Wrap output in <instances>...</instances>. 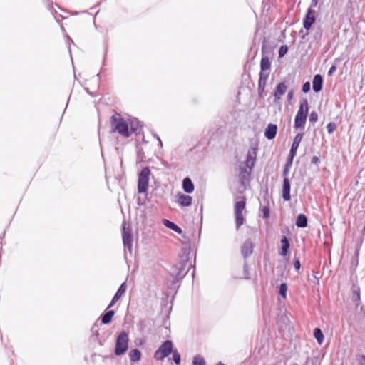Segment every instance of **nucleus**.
I'll use <instances>...</instances> for the list:
<instances>
[{
    "mask_svg": "<svg viewBox=\"0 0 365 365\" xmlns=\"http://www.w3.org/2000/svg\"><path fill=\"white\" fill-rule=\"evenodd\" d=\"M315 21V11L309 8L304 19V27L308 30Z\"/></svg>",
    "mask_w": 365,
    "mask_h": 365,
    "instance_id": "1a4fd4ad",
    "label": "nucleus"
},
{
    "mask_svg": "<svg viewBox=\"0 0 365 365\" xmlns=\"http://www.w3.org/2000/svg\"><path fill=\"white\" fill-rule=\"evenodd\" d=\"M288 51V47L286 45H283L279 48V57L284 56Z\"/></svg>",
    "mask_w": 365,
    "mask_h": 365,
    "instance_id": "c85d7f7f",
    "label": "nucleus"
},
{
    "mask_svg": "<svg viewBox=\"0 0 365 365\" xmlns=\"http://www.w3.org/2000/svg\"><path fill=\"white\" fill-rule=\"evenodd\" d=\"M354 294L356 295L357 299H359V292H354Z\"/></svg>",
    "mask_w": 365,
    "mask_h": 365,
    "instance_id": "c03bdc74",
    "label": "nucleus"
},
{
    "mask_svg": "<svg viewBox=\"0 0 365 365\" xmlns=\"http://www.w3.org/2000/svg\"><path fill=\"white\" fill-rule=\"evenodd\" d=\"M318 0H312V6L315 7L317 6Z\"/></svg>",
    "mask_w": 365,
    "mask_h": 365,
    "instance_id": "ea45409f",
    "label": "nucleus"
},
{
    "mask_svg": "<svg viewBox=\"0 0 365 365\" xmlns=\"http://www.w3.org/2000/svg\"><path fill=\"white\" fill-rule=\"evenodd\" d=\"M322 84H323V78L321 75L317 74L314 76L313 81H312V86L313 90L318 93L319 92L322 88Z\"/></svg>",
    "mask_w": 365,
    "mask_h": 365,
    "instance_id": "dca6fc26",
    "label": "nucleus"
},
{
    "mask_svg": "<svg viewBox=\"0 0 365 365\" xmlns=\"http://www.w3.org/2000/svg\"><path fill=\"white\" fill-rule=\"evenodd\" d=\"M336 70V67L335 66H331V68L329 69V73L328 74L329 75H331L334 71Z\"/></svg>",
    "mask_w": 365,
    "mask_h": 365,
    "instance_id": "58836bf2",
    "label": "nucleus"
},
{
    "mask_svg": "<svg viewBox=\"0 0 365 365\" xmlns=\"http://www.w3.org/2000/svg\"><path fill=\"white\" fill-rule=\"evenodd\" d=\"M192 364L193 365H205V361L203 357L200 355H197L194 356Z\"/></svg>",
    "mask_w": 365,
    "mask_h": 365,
    "instance_id": "bb28decb",
    "label": "nucleus"
},
{
    "mask_svg": "<svg viewBox=\"0 0 365 365\" xmlns=\"http://www.w3.org/2000/svg\"><path fill=\"white\" fill-rule=\"evenodd\" d=\"M111 131L118 132L124 138L130 136L128 124L119 113H115L110 118Z\"/></svg>",
    "mask_w": 365,
    "mask_h": 365,
    "instance_id": "f257e3e1",
    "label": "nucleus"
},
{
    "mask_svg": "<svg viewBox=\"0 0 365 365\" xmlns=\"http://www.w3.org/2000/svg\"><path fill=\"white\" fill-rule=\"evenodd\" d=\"M294 269L298 271L301 267V264L299 259H295L294 262Z\"/></svg>",
    "mask_w": 365,
    "mask_h": 365,
    "instance_id": "f704fd0d",
    "label": "nucleus"
},
{
    "mask_svg": "<svg viewBox=\"0 0 365 365\" xmlns=\"http://www.w3.org/2000/svg\"><path fill=\"white\" fill-rule=\"evenodd\" d=\"M287 90V85L284 82L279 83L277 85L276 91L274 93V101L277 102V101H279L281 98V97L286 93Z\"/></svg>",
    "mask_w": 365,
    "mask_h": 365,
    "instance_id": "9b49d317",
    "label": "nucleus"
},
{
    "mask_svg": "<svg viewBox=\"0 0 365 365\" xmlns=\"http://www.w3.org/2000/svg\"><path fill=\"white\" fill-rule=\"evenodd\" d=\"M173 359L176 364L180 363V354L177 351H173Z\"/></svg>",
    "mask_w": 365,
    "mask_h": 365,
    "instance_id": "c756f323",
    "label": "nucleus"
},
{
    "mask_svg": "<svg viewBox=\"0 0 365 365\" xmlns=\"http://www.w3.org/2000/svg\"><path fill=\"white\" fill-rule=\"evenodd\" d=\"M264 87L263 88V83L262 84V86H259V92H262L264 91Z\"/></svg>",
    "mask_w": 365,
    "mask_h": 365,
    "instance_id": "37998d69",
    "label": "nucleus"
},
{
    "mask_svg": "<svg viewBox=\"0 0 365 365\" xmlns=\"http://www.w3.org/2000/svg\"><path fill=\"white\" fill-rule=\"evenodd\" d=\"M173 349V344L170 341H165L155 354V358L157 360H163L168 356Z\"/></svg>",
    "mask_w": 365,
    "mask_h": 365,
    "instance_id": "0eeeda50",
    "label": "nucleus"
},
{
    "mask_svg": "<svg viewBox=\"0 0 365 365\" xmlns=\"http://www.w3.org/2000/svg\"><path fill=\"white\" fill-rule=\"evenodd\" d=\"M246 202L245 199L237 201L235 204V217L237 230L244 223L243 211L245 209Z\"/></svg>",
    "mask_w": 365,
    "mask_h": 365,
    "instance_id": "423d86ee",
    "label": "nucleus"
},
{
    "mask_svg": "<svg viewBox=\"0 0 365 365\" xmlns=\"http://www.w3.org/2000/svg\"><path fill=\"white\" fill-rule=\"evenodd\" d=\"M282 197L284 200H290V182L288 178H284L283 180Z\"/></svg>",
    "mask_w": 365,
    "mask_h": 365,
    "instance_id": "ddd939ff",
    "label": "nucleus"
},
{
    "mask_svg": "<svg viewBox=\"0 0 365 365\" xmlns=\"http://www.w3.org/2000/svg\"><path fill=\"white\" fill-rule=\"evenodd\" d=\"M314 336L319 344H322L324 341V334L319 328L314 329Z\"/></svg>",
    "mask_w": 365,
    "mask_h": 365,
    "instance_id": "b1692460",
    "label": "nucleus"
},
{
    "mask_svg": "<svg viewBox=\"0 0 365 365\" xmlns=\"http://www.w3.org/2000/svg\"><path fill=\"white\" fill-rule=\"evenodd\" d=\"M129 358L132 362H137L141 358V352L136 349L131 350L129 353Z\"/></svg>",
    "mask_w": 365,
    "mask_h": 365,
    "instance_id": "aec40b11",
    "label": "nucleus"
},
{
    "mask_svg": "<svg viewBox=\"0 0 365 365\" xmlns=\"http://www.w3.org/2000/svg\"><path fill=\"white\" fill-rule=\"evenodd\" d=\"M289 167H287V166L285 165V168H284V170H283V176H284V178H287V175H288V174H289Z\"/></svg>",
    "mask_w": 365,
    "mask_h": 365,
    "instance_id": "c9c22d12",
    "label": "nucleus"
},
{
    "mask_svg": "<svg viewBox=\"0 0 365 365\" xmlns=\"http://www.w3.org/2000/svg\"><path fill=\"white\" fill-rule=\"evenodd\" d=\"M292 161H293V158H290L289 157L287 161V163H286V166L287 167H290L292 164Z\"/></svg>",
    "mask_w": 365,
    "mask_h": 365,
    "instance_id": "4c0bfd02",
    "label": "nucleus"
},
{
    "mask_svg": "<svg viewBox=\"0 0 365 365\" xmlns=\"http://www.w3.org/2000/svg\"><path fill=\"white\" fill-rule=\"evenodd\" d=\"M296 225L299 227H305L307 225V218L304 214L298 215L296 220Z\"/></svg>",
    "mask_w": 365,
    "mask_h": 365,
    "instance_id": "4be33fe9",
    "label": "nucleus"
},
{
    "mask_svg": "<svg viewBox=\"0 0 365 365\" xmlns=\"http://www.w3.org/2000/svg\"><path fill=\"white\" fill-rule=\"evenodd\" d=\"M293 96H294V91H289L288 94H287V99H288V101H290L293 98Z\"/></svg>",
    "mask_w": 365,
    "mask_h": 365,
    "instance_id": "e433bc0d",
    "label": "nucleus"
},
{
    "mask_svg": "<svg viewBox=\"0 0 365 365\" xmlns=\"http://www.w3.org/2000/svg\"><path fill=\"white\" fill-rule=\"evenodd\" d=\"M287 284H285V283L281 284V285L279 287V294L281 296H282L284 298H285L287 296Z\"/></svg>",
    "mask_w": 365,
    "mask_h": 365,
    "instance_id": "cd10ccee",
    "label": "nucleus"
},
{
    "mask_svg": "<svg viewBox=\"0 0 365 365\" xmlns=\"http://www.w3.org/2000/svg\"><path fill=\"white\" fill-rule=\"evenodd\" d=\"M303 134L302 133H298L294 139V141L292 143V147L294 148H298L299 145L302 139Z\"/></svg>",
    "mask_w": 365,
    "mask_h": 365,
    "instance_id": "a878e982",
    "label": "nucleus"
},
{
    "mask_svg": "<svg viewBox=\"0 0 365 365\" xmlns=\"http://www.w3.org/2000/svg\"><path fill=\"white\" fill-rule=\"evenodd\" d=\"M255 161V157L252 156L251 153L249 152L247 157L246 165L250 169L253 167Z\"/></svg>",
    "mask_w": 365,
    "mask_h": 365,
    "instance_id": "393cba45",
    "label": "nucleus"
},
{
    "mask_svg": "<svg viewBox=\"0 0 365 365\" xmlns=\"http://www.w3.org/2000/svg\"><path fill=\"white\" fill-rule=\"evenodd\" d=\"M310 91V83L309 82H306L302 86V91L304 93H307Z\"/></svg>",
    "mask_w": 365,
    "mask_h": 365,
    "instance_id": "473e14b6",
    "label": "nucleus"
},
{
    "mask_svg": "<svg viewBox=\"0 0 365 365\" xmlns=\"http://www.w3.org/2000/svg\"><path fill=\"white\" fill-rule=\"evenodd\" d=\"M318 120V115L315 111H312L309 115V121L311 123H315Z\"/></svg>",
    "mask_w": 365,
    "mask_h": 365,
    "instance_id": "7c9ffc66",
    "label": "nucleus"
},
{
    "mask_svg": "<svg viewBox=\"0 0 365 365\" xmlns=\"http://www.w3.org/2000/svg\"><path fill=\"white\" fill-rule=\"evenodd\" d=\"M157 138H158V141H159V144H160V146H162L163 143H162L161 140L159 139V138H158V137Z\"/></svg>",
    "mask_w": 365,
    "mask_h": 365,
    "instance_id": "a18cd8bd",
    "label": "nucleus"
},
{
    "mask_svg": "<svg viewBox=\"0 0 365 365\" xmlns=\"http://www.w3.org/2000/svg\"><path fill=\"white\" fill-rule=\"evenodd\" d=\"M317 161H318V158L317 157L314 156V157L312 158V162L313 163H316Z\"/></svg>",
    "mask_w": 365,
    "mask_h": 365,
    "instance_id": "79ce46f5",
    "label": "nucleus"
},
{
    "mask_svg": "<svg viewBox=\"0 0 365 365\" xmlns=\"http://www.w3.org/2000/svg\"><path fill=\"white\" fill-rule=\"evenodd\" d=\"M277 131V127L274 124H269L264 130V136L268 140H272L275 138Z\"/></svg>",
    "mask_w": 365,
    "mask_h": 365,
    "instance_id": "4468645a",
    "label": "nucleus"
},
{
    "mask_svg": "<svg viewBox=\"0 0 365 365\" xmlns=\"http://www.w3.org/2000/svg\"><path fill=\"white\" fill-rule=\"evenodd\" d=\"M297 148L291 147L290 152H289V157L294 158L297 154Z\"/></svg>",
    "mask_w": 365,
    "mask_h": 365,
    "instance_id": "72a5a7b5",
    "label": "nucleus"
},
{
    "mask_svg": "<svg viewBox=\"0 0 365 365\" xmlns=\"http://www.w3.org/2000/svg\"><path fill=\"white\" fill-rule=\"evenodd\" d=\"M268 214H269L268 209H267V208H264V217H267V215H268Z\"/></svg>",
    "mask_w": 365,
    "mask_h": 365,
    "instance_id": "a19ab883",
    "label": "nucleus"
},
{
    "mask_svg": "<svg viewBox=\"0 0 365 365\" xmlns=\"http://www.w3.org/2000/svg\"><path fill=\"white\" fill-rule=\"evenodd\" d=\"M150 170L148 167H145L138 174V192L144 193L148 190Z\"/></svg>",
    "mask_w": 365,
    "mask_h": 365,
    "instance_id": "7ed1b4c3",
    "label": "nucleus"
},
{
    "mask_svg": "<svg viewBox=\"0 0 365 365\" xmlns=\"http://www.w3.org/2000/svg\"><path fill=\"white\" fill-rule=\"evenodd\" d=\"M327 131L329 133H331L336 129V125L334 123H329L327 126Z\"/></svg>",
    "mask_w": 365,
    "mask_h": 365,
    "instance_id": "2f4dec72",
    "label": "nucleus"
},
{
    "mask_svg": "<svg viewBox=\"0 0 365 365\" xmlns=\"http://www.w3.org/2000/svg\"><path fill=\"white\" fill-rule=\"evenodd\" d=\"M128 347V335L125 331L121 332L116 340L115 354L118 356L126 352Z\"/></svg>",
    "mask_w": 365,
    "mask_h": 365,
    "instance_id": "20e7f679",
    "label": "nucleus"
},
{
    "mask_svg": "<svg viewBox=\"0 0 365 365\" xmlns=\"http://www.w3.org/2000/svg\"><path fill=\"white\" fill-rule=\"evenodd\" d=\"M282 251L281 255L286 256L288 254V250L289 248V242L287 237L284 236L281 239Z\"/></svg>",
    "mask_w": 365,
    "mask_h": 365,
    "instance_id": "6ab92c4d",
    "label": "nucleus"
},
{
    "mask_svg": "<svg viewBox=\"0 0 365 365\" xmlns=\"http://www.w3.org/2000/svg\"><path fill=\"white\" fill-rule=\"evenodd\" d=\"M126 290V284L125 282H123L121 284L120 287L118 288L117 292L115 293V296L113 297L111 302L108 307V309L110 308L113 304L119 300V299L124 294Z\"/></svg>",
    "mask_w": 365,
    "mask_h": 365,
    "instance_id": "f8f14e48",
    "label": "nucleus"
},
{
    "mask_svg": "<svg viewBox=\"0 0 365 365\" xmlns=\"http://www.w3.org/2000/svg\"><path fill=\"white\" fill-rule=\"evenodd\" d=\"M176 202L182 207H187L192 204V199L190 196L183 193H179L177 195Z\"/></svg>",
    "mask_w": 365,
    "mask_h": 365,
    "instance_id": "9d476101",
    "label": "nucleus"
},
{
    "mask_svg": "<svg viewBox=\"0 0 365 365\" xmlns=\"http://www.w3.org/2000/svg\"><path fill=\"white\" fill-rule=\"evenodd\" d=\"M261 71L259 73V87L263 83V88L265 86L266 81L269 74L270 61L268 57L263 56L260 62Z\"/></svg>",
    "mask_w": 365,
    "mask_h": 365,
    "instance_id": "39448f33",
    "label": "nucleus"
},
{
    "mask_svg": "<svg viewBox=\"0 0 365 365\" xmlns=\"http://www.w3.org/2000/svg\"><path fill=\"white\" fill-rule=\"evenodd\" d=\"M309 110V105L307 100H304L300 106L294 118V128L303 129L304 128L307 114Z\"/></svg>",
    "mask_w": 365,
    "mask_h": 365,
    "instance_id": "f03ea898",
    "label": "nucleus"
},
{
    "mask_svg": "<svg viewBox=\"0 0 365 365\" xmlns=\"http://www.w3.org/2000/svg\"><path fill=\"white\" fill-rule=\"evenodd\" d=\"M253 244L250 240H247L241 247L242 255L245 258L250 255L252 252Z\"/></svg>",
    "mask_w": 365,
    "mask_h": 365,
    "instance_id": "2eb2a0df",
    "label": "nucleus"
},
{
    "mask_svg": "<svg viewBox=\"0 0 365 365\" xmlns=\"http://www.w3.org/2000/svg\"><path fill=\"white\" fill-rule=\"evenodd\" d=\"M114 314H115L114 311L110 310V311L106 312L104 314H103L101 317L102 323L103 324L110 323Z\"/></svg>",
    "mask_w": 365,
    "mask_h": 365,
    "instance_id": "5701e85b",
    "label": "nucleus"
},
{
    "mask_svg": "<svg viewBox=\"0 0 365 365\" xmlns=\"http://www.w3.org/2000/svg\"><path fill=\"white\" fill-rule=\"evenodd\" d=\"M182 188L187 193H192L194 191V184L189 178H185L183 180Z\"/></svg>",
    "mask_w": 365,
    "mask_h": 365,
    "instance_id": "f3484780",
    "label": "nucleus"
},
{
    "mask_svg": "<svg viewBox=\"0 0 365 365\" xmlns=\"http://www.w3.org/2000/svg\"><path fill=\"white\" fill-rule=\"evenodd\" d=\"M123 242L125 247H128L130 252L132 250L133 236L132 234L125 230V223L123 225Z\"/></svg>",
    "mask_w": 365,
    "mask_h": 365,
    "instance_id": "6e6552de",
    "label": "nucleus"
},
{
    "mask_svg": "<svg viewBox=\"0 0 365 365\" xmlns=\"http://www.w3.org/2000/svg\"><path fill=\"white\" fill-rule=\"evenodd\" d=\"M163 223L166 227L171 229L178 234H181L182 232V230L180 227L168 220L164 219L163 220Z\"/></svg>",
    "mask_w": 365,
    "mask_h": 365,
    "instance_id": "a211bd4d",
    "label": "nucleus"
},
{
    "mask_svg": "<svg viewBox=\"0 0 365 365\" xmlns=\"http://www.w3.org/2000/svg\"><path fill=\"white\" fill-rule=\"evenodd\" d=\"M140 122L137 119H132L130 121V133H138L140 129Z\"/></svg>",
    "mask_w": 365,
    "mask_h": 365,
    "instance_id": "412c9836",
    "label": "nucleus"
}]
</instances>
